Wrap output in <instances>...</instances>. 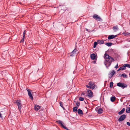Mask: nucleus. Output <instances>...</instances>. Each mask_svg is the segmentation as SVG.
Listing matches in <instances>:
<instances>
[{
  "instance_id": "obj_1",
  "label": "nucleus",
  "mask_w": 130,
  "mask_h": 130,
  "mask_svg": "<svg viewBox=\"0 0 130 130\" xmlns=\"http://www.w3.org/2000/svg\"><path fill=\"white\" fill-rule=\"evenodd\" d=\"M104 58L105 59L104 64L107 67H109L111 65L112 62L114 59L113 58L106 53L104 54Z\"/></svg>"
},
{
  "instance_id": "obj_2",
  "label": "nucleus",
  "mask_w": 130,
  "mask_h": 130,
  "mask_svg": "<svg viewBox=\"0 0 130 130\" xmlns=\"http://www.w3.org/2000/svg\"><path fill=\"white\" fill-rule=\"evenodd\" d=\"M117 85L118 86L121 88L123 89L127 87V85L124 84V83H121L120 82L117 83Z\"/></svg>"
},
{
  "instance_id": "obj_3",
  "label": "nucleus",
  "mask_w": 130,
  "mask_h": 130,
  "mask_svg": "<svg viewBox=\"0 0 130 130\" xmlns=\"http://www.w3.org/2000/svg\"><path fill=\"white\" fill-rule=\"evenodd\" d=\"M56 122H57L58 123V124L60 125L63 128H64V129L66 130L68 129L64 125V123L62 121L60 120H58L56 121Z\"/></svg>"
},
{
  "instance_id": "obj_4",
  "label": "nucleus",
  "mask_w": 130,
  "mask_h": 130,
  "mask_svg": "<svg viewBox=\"0 0 130 130\" xmlns=\"http://www.w3.org/2000/svg\"><path fill=\"white\" fill-rule=\"evenodd\" d=\"M87 92H88V94L87 95H86V96H87L90 98H91L93 96V93L90 90H87Z\"/></svg>"
},
{
  "instance_id": "obj_5",
  "label": "nucleus",
  "mask_w": 130,
  "mask_h": 130,
  "mask_svg": "<svg viewBox=\"0 0 130 130\" xmlns=\"http://www.w3.org/2000/svg\"><path fill=\"white\" fill-rule=\"evenodd\" d=\"M93 17L94 19H95L96 20L100 21H102V19L100 18V17H99L97 14H94Z\"/></svg>"
},
{
  "instance_id": "obj_6",
  "label": "nucleus",
  "mask_w": 130,
  "mask_h": 130,
  "mask_svg": "<svg viewBox=\"0 0 130 130\" xmlns=\"http://www.w3.org/2000/svg\"><path fill=\"white\" fill-rule=\"evenodd\" d=\"M126 115H123L121 116L118 119V121L119 122L122 121L123 120L126 118Z\"/></svg>"
},
{
  "instance_id": "obj_7",
  "label": "nucleus",
  "mask_w": 130,
  "mask_h": 130,
  "mask_svg": "<svg viewBox=\"0 0 130 130\" xmlns=\"http://www.w3.org/2000/svg\"><path fill=\"white\" fill-rule=\"evenodd\" d=\"M27 90L28 91V95L29 96V97L30 99L32 100H33V97L31 94V92L29 89H27Z\"/></svg>"
},
{
  "instance_id": "obj_8",
  "label": "nucleus",
  "mask_w": 130,
  "mask_h": 130,
  "mask_svg": "<svg viewBox=\"0 0 130 130\" xmlns=\"http://www.w3.org/2000/svg\"><path fill=\"white\" fill-rule=\"evenodd\" d=\"M88 85L90 87L91 89H93L95 87V85L94 84L93 82H89L88 84Z\"/></svg>"
},
{
  "instance_id": "obj_9",
  "label": "nucleus",
  "mask_w": 130,
  "mask_h": 130,
  "mask_svg": "<svg viewBox=\"0 0 130 130\" xmlns=\"http://www.w3.org/2000/svg\"><path fill=\"white\" fill-rule=\"evenodd\" d=\"M96 110L98 113L100 114L103 112V110L101 108H96Z\"/></svg>"
},
{
  "instance_id": "obj_10",
  "label": "nucleus",
  "mask_w": 130,
  "mask_h": 130,
  "mask_svg": "<svg viewBox=\"0 0 130 130\" xmlns=\"http://www.w3.org/2000/svg\"><path fill=\"white\" fill-rule=\"evenodd\" d=\"M41 108V106L37 105H35L34 109L36 111L38 110Z\"/></svg>"
},
{
  "instance_id": "obj_11",
  "label": "nucleus",
  "mask_w": 130,
  "mask_h": 130,
  "mask_svg": "<svg viewBox=\"0 0 130 130\" xmlns=\"http://www.w3.org/2000/svg\"><path fill=\"white\" fill-rule=\"evenodd\" d=\"M91 59L92 60H94L96 57L94 53L91 54L90 55Z\"/></svg>"
},
{
  "instance_id": "obj_12",
  "label": "nucleus",
  "mask_w": 130,
  "mask_h": 130,
  "mask_svg": "<svg viewBox=\"0 0 130 130\" xmlns=\"http://www.w3.org/2000/svg\"><path fill=\"white\" fill-rule=\"evenodd\" d=\"M117 35H109L108 37V39H113L115 37H116Z\"/></svg>"
},
{
  "instance_id": "obj_13",
  "label": "nucleus",
  "mask_w": 130,
  "mask_h": 130,
  "mask_svg": "<svg viewBox=\"0 0 130 130\" xmlns=\"http://www.w3.org/2000/svg\"><path fill=\"white\" fill-rule=\"evenodd\" d=\"M113 29L114 32L116 31L118 29L117 26H114L113 27Z\"/></svg>"
},
{
  "instance_id": "obj_14",
  "label": "nucleus",
  "mask_w": 130,
  "mask_h": 130,
  "mask_svg": "<svg viewBox=\"0 0 130 130\" xmlns=\"http://www.w3.org/2000/svg\"><path fill=\"white\" fill-rule=\"evenodd\" d=\"M125 110V108H123L122 109L120 112H119L118 113L119 115H121L124 112Z\"/></svg>"
},
{
  "instance_id": "obj_15",
  "label": "nucleus",
  "mask_w": 130,
  "mask_h": 130,
  "mask_svg": "<svg viewBox=\"0 0 130 130\" xmlns=\"http://www.w3.org/2000/svg\"><path fill=\"white\" fill-rule=\"evenodd\" d=\"M126 64H124L123 66L120 67V69H121V70H125L126 69Z\"/></svg>"
},
{
  "instance_id": "obj_16",
  "label": "nucleus",
  "mask_w": 130,
  "mask_h": 130,
  "mask_svg": "<svg viewBox=\"0 0 130 130\" xmlns=\"http://www.w3.org/2000/svg\"><path fill=\"white\" fill-rule=\"evenodd\" d=\"M115 73V71L114 70H112L111 72L109 74V75H110V78H111L113 76Z\"/></svg>"
},
{
  "instance_id": "obj_17",
  "label": "nucleus",
  "mask_w": 130,
  "mask_h": 130,
  "mask_svg": "<svg viewBox=\"0 0 130 130\" xmlns=\"http://www.w3.org/2000/svg\"><path fill=\"white\" fill-rule=\"evenodd\" d=\"M97 42L99 44H102L104 43V41L103 40H97Z\"/></svg>"
},
{
  "instance_id": "obj_18",
  "label": "nucleus",
  "mask_w": 130,
  "mask_h": 130,
  "mask_svg": "<svg viewBox=\"0 0 130 130\" xmlns=\"http://www.w3.org/2000/svg\"><path fill=\"white\" fill-rule=\"evenodd\" d=\"M112 44V43L111 42L107 43L105 44L108 46H111Z\"/></svg>"
},
{
  "instance_id": "obj_19",
  "label": "nucleus",
  "mask_w": 130,
  "mask_h": 130,
  "mask_svg": "<svg viewBox=\"0 0 130 130\" xmlns=\"http://www.w3.org/2000/svg\"><path fill=\"white\" fill-rule=\"evenodd\" d=\"M21 101L20 100H17V101L16 103L17 105L18 106V105L19 106V105H21Z\"/></svg>"
},
{
  "instance_id": "obj_20",
  "label": "nucleus",
  "mask_w": 130,
  "mask_h": 130,
  "mask_svg": "<svg viewBox=\"0 0 130 130\" xmlns=\"http://www.w3.org/2000/svg\"><path fill=\"white\" fill-rule=\"evenodd\" d=\"M116 99V98L115 96L111 97L110 98L111 101L113 102H114Z\"/></svg>"
},
{
  "instance_id": "obj_21",
  "label": "nucleus",
  "mask_w": 130,
  "mask_h": 130,
  "mask_svg": "<svg viewBox=\"0 0 130 130\" xmlns=\"http://www.w3.org/2000/svg\"><path fill=\"white\" fill-rule=\"evenodd\" d=\"M78 114H82L83 113L82 111L80 109H78Z\"/></svg>"
},
{
  "instance_id": "obj_22",
  "label": "nucleus",
  "mask_w": 130,
  "mask_h": 130,
  "mask_svg": "<svg viewBox=\"0 0 130 130\" xmlns=\"http://www.w3.org/2000/svg\"><path fill=\"white\" fill-rule=\"evenodd\" d=\"M126 112L129 113L130 112V107L129 108L127 107L126 110Z\"/></svg>"
},
{
  "instance_id": "obj_23",
  "label": "nucleus",
  "mask_w": 130,
  "mask_h": 130,
  "mask_svg": "<svg viewBox=\"0 0 130 130\" xmlns=\"http://www.w3.org/2000/svg\"><path fill=\"white\" fill-rule=\"evenodd\" d=\"M77 109H78V107H77V106L73 108V111L74 112L76 111H77Z\"/></svg>"
},
{
  "instance_id": "obj_24",
  "label": "nucleus",
  "mask_w": 130,
  "mask_h": 130,
  "mask_svg": "<svg viewBox=\"0 0 130 130\" xmlns=\"http://www.w3.org/2000/svg\"><path fill=\"white\" fill-rule=\"evenodd\" d=\"M98 43L97 42V41L95 42L94 43V46H93V48H95L96 47V45H97Z\"/></svg>"
},
{
  "instance_id": "obj_25",
  "label": "nucleus",
  "mask_w": 130,
  "mask_h": 130,
  "mask_svg": "<svg viewBox=\"0 0 130 130\" xmlns=\"http://www.w3.org/2000/svg\"><path fill=\"white\" fill-rule=\"evenodd\" d=\"M25 33L24 32H23V38H22V40L21 41V42H23L24 41V38L25 37Z\"/></svg>"
},
{
  "instance_id": "obj_26",
  "label": "nucleus",
  "mask_w": 130,
  "mask_h": 130,
  "mask_svg": "<svg viewBox=\"0 0 130 130\" xmlns=\"http://www.w3.org/2000/svg\"><path fill=\"white\" fill-rule=\"evenodd\" d=\"M76 51H77V50H76L75 49L72 52V54L73 53V54H75Z\"/></svg>"
},
{
  "instance_id": "obj_27",
  "label": "nucleus",
  "mask_w": 130,
  "mask_h": 130,
  "mask_svg": "<svg viewBox=\"0 0 130 130\" xmlns=\"http://www.w3.org/2000/svg\"><path fill=\"white\" fill-rule=\"evenodd\" d=\"M59 104L60 106L63 108V109H64V108L63 106L62 103L60 102H59Z\"/></svg>"
},
{
  "instance_id": "obj_28",
  "label": "nucleus",
  "mask_w": 130,
  "mask_h": 130,
  "mask_svg": "<svg viewBox=\"0 0 130 130\" xmlns=\"http://www.w3.org/2000/svg\"><path fill=\"white\" fill-rule=\"evenodd\" d=\"M79 100L80 101H83L84 100V98L82 97H79Z\"/></svg>"
},
{
  "instance_id": "obj_29",
  "label": "nucleus",
  "mask_w": 130,
  "mask_h": 130,
  "mask_svg": "<svg viewBox=\"0 0 130 130\" xmlns=\"http://www.w3.org/2000/svg\"><path fill=\"white\" fill-rule=\"evenodd\" d=\"M18 108L19 110L20 111V110H21L22 106L21 105H19V106L18 105Z\"/></svg>"
},
{
  "instance_id": "obj_30",
  "label": "nucleus",
  "mask_w": 130,
  "mask_h": 130,
  "mask_svg": "<svg viewBox=\"0 0 130 130\" xmlns=\"http://www.w3.org/2000/svg\"><path fill=\"white\" fill-rule=\"evenodd\" d=\"M121 76H123L124 77H126V78L127 77V75H126L125 74H122L121 75Z\"/></svg>"
},
{
  "instance_id": "obj_31",
  "label": "nucleus",
  "mask_w": 130,
  "mask_h": 130,
  "mask_svg": "<svg viewBox=\"0 0 130 130\" xmlns=\"http://www.w3.org/2000/svg\"><path fill=\"white\" fill-rule=\"evenodd\" d=\"M113 83L112 82H110V88H112L113 87Z\"/></svg>"
},
{
  "instance_id": "obj_32",
  "label": "nucleus",
  "mask_w": 130,
  "mask_h": 130,
  "mask_svg": "<svg viewBox=\"0 0 130 130\" xmlns=\"http://www.w3.org/2000/svg\"><path fill=\"white\" fill-rule=\"evenodd\" d=\"M126 67H128V68H130V64H126Z\"/></svg>"
},
{
  "instance_id": "obj_33",
  "label": "nucleus",
  "mask_w": 130,
  "mask_h": 130,
  "mask_svg": "<svg viewBox=\"0 0 130 130\" xmlns=\"http://www.w3.org/2000/svg\"><path fill=\"white\" fill-rule=\"evenodd\" d=\"M76 105L78 107L80 105V103L79 102H77L76 103Z\"/></svg>"
},
{
  "instance_id": "obj_34",
  "label": "nucleus",
  "mask_w": 130,
  "mask_h": 130,
  "mask_svg": "<svg viewBox=\"0 0 130 130\" xmlns=\"http://www.w3.org/2000/svg\"><path fill=\"white\" fill-rule=\"evenodd\" d=\"M86 87H87L88 88H89V89H91V88L90 87V86H89L88 85H86Z\"/></svg>"
},
{
  "instance_id": "obj_35",
  "label": "nucleus",
  "mask_w": 130,
  "mask_h": 130,
  "mask_svg": "<svg viewBox=\"0 0 130 130\" xmlns=\"http://www.w3.org/2000/svg\"><path fill=\"white\" fill-rule=\"evenodd\" d=\"M75 54H73V53L72 54V53H71V54L70 55V56H75Z\"/></svg>"
},
{
  "instance_id": "obj_36",
  "label": "nucleus",
  "mask_w": 130,
  "mask_h": 130,
  "mask_svg": "<svg viewBox=\"0 0 130 130\" xmlns=\"http://www.w3.org/2000/svg\"><path fill=\"white\" fill-rule=\"evenodd\" d=\"M126 124L127 125L130 126V122H127Z\"/></svg>"
},
{
  "instance_id": "obj_37",
  "label": "nucleus",
  "mask_w": 130,
  "mask_h": 130,
  "mask_svg": "<svg viewBox=\"0 0 130 130\" xmlns=\"http://www.w3.org/2000/svg\"><path fill=\"white\" fill-rule=\"evenodd\" d=\"M118 67V64H117V65L115 66V68H117Z\"/></svg>"
},
{
  "instance_id": "obj_38",
  "label": "nucleus",
  "mask_w": 130,
  "mask_h": 130,
  "mask_svg": "<svg viewBox=\"0 0 130 130\" xmlns=\"http://www.w3.org/2000/svg\"><path fill=\"white\" fill-rule=\"evenodd\" d=\"M0 117L1 118H2V114L1 113H0Z\"/></svg>"
},
{
  "instance_id": "obj_39",
  "label": "nucleus",
  "mask_w": 130,
  "mask_h": 130,
  "mask_svg": "<svg viewBox=\"0 0 130 130\" xmlns=\"http://www.w3.org/2000/svg\"><path fill=\"white\" fill-rule=\"evenodd\" d=\"M120 69V68H119V69H118V70H117V71H119L120 70H121V69Z\"/></svg>"
},
{
  "instance_id": "obj_40",
  "label": "nucleus",
  "mask_w": 130,
  "mask_h": 130,
  "mask_svg": "<svg viewBox=\"0 0 130 130\" xmlns=\"http://www.w3.org/2000/svg\"><path fill=\"white\" fill-rule=\"evenodd\" d=\"M85 94V93H83L82 94H81V95H84Z\"/></svg>"
},
{
  "instance_id": "obj_41",
  "label": "nucleus",
  "mask_w": 130,
  "mask_h": 130,
  "mask_svg": "<svg viewBox=\"0 0 130 130\" xmlns=\"http://www.w3.org/2000/svg\"><path fill=\"white\" fill-rule=\"evenodd\" d=\"M93 62H94V63H95V62H96V61H93Z\"/></svg>"
},
{
  "instance_id": "obj_42",
  "label": "nucleus",
  "mask_w": 130,
  "mask_h": 130,
  "mask_svg": "<svg viewBox=\"0 0 130 130\" xmlns=\"http://www.w3.org/2000/svg\"><path fill=\"white\" fill-rule=\"evenodd\" d=\"M86 29V30L87 31H88V29Z\"/></svg>"
},
{
  "instance_id": "obj_43",
  "label": "nucleus",
  "mask_w": 130,
  "mask_h": 130,
  "mask_svg": "<svg viewBox=\"0 0 130 130\" xmlns=\"http://www.w3.org/2000/svg\"><path fill=\"white\" fill-rule=\"evenodd\" d=\"M129 75H130V73H129Z\"/></svg>"
},
{
  "instance_id": "obj_44",
  "label": "nucleus",
  "mask_w": 130,
  "mask_h": 130,
  "mask_svg": "<svg viewBox=\"0 0 130 130\" xmlns=\"http://www.w3.org/2000/svg\"><path fill=\"white\" fill-rule=\"evenodd\" d=\"M129 106H130V105H129Z\"/></svg>"
}]
</instances>
